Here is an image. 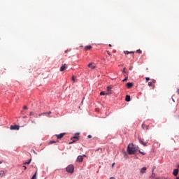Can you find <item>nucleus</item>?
Here are the masks:
<instances>
[{
    "label": "nucleus",
    "mask_w": 179,
    "mask_h": 179,
    "mask_svg": "<svg viewBox=\"0 0 179 179\" xmlns=\"http://www.w3.org/2000/svg\"><path fill=\"white\" fill-rule=\"evenodd\" d=\"M73 170H75V167L73 165L70 164L66 168V171L67 173H69L70 174H73Z\"/></svg>",
    "instance_id": "obj_2"
},
{
    "label": "nucleus",
    "mask_w": 179,
    "mask_h": 179,
    "mask_svg": "<svg viewBox=\"0 0 179 179\" xmlns=\"http://www.w3.org/2000/svg\"><path fill=\"white\" fill-rule=\"evenodd\" d=\"M24 110H27V106H24Z\"/></svg>",
    "instance_id": "obj_33"
},
{
    "label": "nucleus",
    "mask_w": 179,
    "mask_h": 179,
    "mask_svg": "<svg viewBox=\"0 0 179 179\" xmlns=\"http://www.w3.org/2000/svg\"><path fill=\"white\" fill-rule=\"evenodd\" d=\"M125 100H126V101H131V96L127 95Z\"/></svg>",
    "instance_id": "obj_16"
},
{
    "label": "nucleus",
    "mask_w": 179,
    "mask_h": 179,
    "mask_svg": "<svg viewBox=\"0 0 179 179\" xmlns=\"http://www.w3.org/2000/svg\"><path fill=\"white\" fill-rule=\"evenodd\" d=\"M142 128H143V129H149V125H146V124H145V123H143L142 124Z\"/></svg>",
    "instance_id": "obj_13"
},
{
    "label": "nucleus",
    "mask_w": 179,
    "mask_h": 179,
    "mask_svg": "<svg viewBox=\"0 0 179 179\" xmlns=\"http://www.w3.org/2000/svg\"><path fill=\"white\" fill-rule=\"evenodd\" d=\"M32 124H36V120H31Z\"/></svg>",
    "instance_id": "obj_32"
},
{
    "label": "nucleus",
    "mask_w": 179,
    "mask_h": 179,
    "mask_svg": "<svg viewBox=\"0 0 179 179\" xmlns=\"http://www.w3.org/2000/svg\"><path fill=\"white\" fill-rule=\"evenodd\" d=\"M110 179H115V178H114V177H111Z\"/></svg>",
    "instance_id": "obj_39"
},
{
    "label": "nucleus",
    "mask_w": 179,
    "mask_h": 179,
    "mask_svg": "<svg viewBox=\"0 0 179 179\" xmlns=\"http://www.w3.org/2000/svg\"><path fill=\"white\" fill-rule=\"evenodd\" d=\"M57 142L56 141H50V145H52V143H56Z\"/></svg>",
    "instance_id": "obj_26"
},
{
    "label": "nucleus",
    "mask_w": 179,
    "mask_h": 179,
    "mask_svg": "<svg viewBox=\"0 0 179 179\" xmlns=\"http://www.w3.org/2000/svg\"><path fill=\"white\" fill-rule=\"evenodd\" d=\"M173 174L175 176V177H177V176H178V169H174Z\"/></svg>",
    "instance_id": "obj_9"
},
{
    "label": "nucleus",
    "mask_w": 179,
    "mask_h": 179,
    "mask_svg": "<svg viewBox=\"0 0 179 179\" xmlns=\"http://www.w3.org/2000/svg\"><path fill=\"white\" fill-rule=\"evenodd\" d=\"M176 179H179V177H177Z\"/></svg>",
    "instance_id": "obj_42"
},
{
    "label": "nucleus",
    "mask_w": 179,
    "mask_h": 179,
    "mask_svg": "<svg viewBox=\"0 0 179 179\" xmlns=\"http://www.w3.org/2000/svg\"><path fill=\"white\" fill-rule=\"evenodd\" d=\"M29 115H34V113L30 112Z\"/></svg>",
    "instance_id": "obj_31"
},
{
    "label": "nucleus",
    "mask_w": 179,
    "mask_h": 179,
    "mask_svg": "<svg viewBox=\"0 0 179 179\" xmlns=\"http://www.w3.org/2000/svg\"><path fill=\"white\" fill-rule=\"evenodd\" d=\"M0 164H2V162L1 161H0Z\"/></svg>",
    "instance_id": "obj_40"
},
{
    "label": "nucleus",
    "mask_w": 179,
    "mask_h": 179,
    "mask_svg": "<svg viewBox=\"0 0 179 179\" xmlns=\"http://www.w3.org/2000/svg\"><path fill=\"white\" fill-rule=\"evenodd\" d=\"M138 152H139L140 155H143V156H145V155H146V153H145L141 150H138Z\"/></svg>",
    "instance_id": "obj_22"
},
{
    "label": "nucleus",
    "mask_w": 179,
    "mask_h": 179,
    "mask_svg": "<svg viewBox=\"0 0 179 179\" xmlns=\"http://www.w3.org/2000/svg\"><path fill=\"white\" fill-rule=\"evenodd\" d=\"M109 47H111V44H109Z\"/></svg>",
    "instance_id": "obj_41"
},
{
    "label": "nucleus",
    "mask_w": 179,
    "mask_h": 179,
    "mask_svg": "<svg viewBox=\"0 0 179 179\" xmlns=\"http://www.w3.org/2000/svg\"><path fill=\"white\" fill-rule=\"evenodd\" d=\"M148 86H152V87H153V89H155V85H153V84L152 83V82H149V83H148Z\"/></svg>",
    "instance_id": "obj_21"
},
{
    "label": "nucleus",
    "mask_w": 179,
    "mask_h": 179,
    "mask_svg": "<svg viewBox=\"0 0 179 179\" xmlns=\"http://www.w3.org/2000/svg\"><path fill=\"white\" fill-rule=\"evenodd\" d=\"M71 141H73L72 142H70L69 143V145H72V143H75V142H76V141H78L79 140V137L78 136H73V137H71Z\"/></svg>",
    "instance_id": "obj_4"
},
{
    "label": "nucleus",
    "mask_w": 179,
    "mask_h": 179,
    "mask_svg": "<svg viewBox=\"0 0 179 179\" xmlns=\"http://www.w3.org/2000/svg\"><path fill=\"white\" fill-rule=\"evenodd\" d=\"M87 138H92V135H88Z\"/></svg>",
    "instance_id": "obj_36"
},
{
    "label": "nucleus",
    "mask_w": 179,
    "mask_h": 179,
    "mask_svg": "<svg viewBox=\"0 0 179 179\" xmlns=\"http://www.w3.org/2000/svg\"><path fill=\"white\" fill-rule=\"evenodd\" d=\"M136 52L138 54H141L142 53V50H141V49H138V50H136Z\"/></svg>",
    "instance_id": "obj_23"
},
{
    "label": "nucleus",
    "mask_w": 179,
    "mask_h": 179,
    "mask_svg": "<svg viewBox=\"0 0 179 179\" xmlns=\"http://www.w3.org/2000/svg\"><path fill=\"white\" fill-rule=\"evenodd\" d=\"M72 80H73V82H76V79L75 78L74 76L72 77Z\"/></svg>",
    "instance_id": "obj_28"
},
{
    "label": "nucleus",
    "mask_w": 179,
    "mask_h": 179,
    "mask_svg": "<svg viewBox=\"0 0 179 179\" xmlns=\"http://www.w3.org/2000/svg\"><path fill=\"white\" fill-rule=\"evenodd\" d=\"M91 48H92L91 45H87V46L85 47V50L86 51H88V50H91Z\"/></svg>",
    "instance_id": "obj_17"
},
{
    "label": "nucleus",
    "mask_w": 179,
    "mask_h": 179,
    "mask_svg": "<svg viewBox=\"0 0 179 179\" xmlns=\"http://www.w3.org/2000/svg\"><path fill=\"white\" fill-rule=\"evenodd\" d=\"M31 179H37V171H36L35 174L33 176Z\"/></svg>",
    "instance_id": "obj_19"
},
{
    "label": "nucleus",
    "mask_w": 179,
    "mask_h": 179,
    "mask_svg": "<svg viewBox=\"0 0 179 179\" xmlns=\"http://www.w3.org/2000/svg\"><path fill=\"white\" fill-rule=\"evenodd\" d=\"M145 80L146 82H149V80H150V78L149 77H146Z\"/></svg>",
    "instance_id": "obj_27"
},
{
    "label": "nucleus",
    "mask_w": 179,
    "mask_h": 179,
    "mask_svg": "<svg viewBox=\"0 0 179 179\" xmlns=\"http://www.w3.org/2000/svg\"><path fill=\"white\" fill-rule=\"evenodd\" d=\"M124 53L126 55H128V54H135V52H129V51H128V50H125L124 52Z\"/></svg>",
    "instance_id": "obj_14"
},
{
    "label": "nucleus",
    "mask_w": 179,
    "mask_h": 179,
    "mask_svg": "<svg viewBox=\"0 0 179 179\" xmlns=\"http://www.w3.org/2000/svg\"><path fill=\"white\" fill-rule=\"evenodd\" d=\"M111 89L112 87L110 86L107 87V91L108 92L107 94H111Z\"/></svg>",
    "instance_id": "obj_15"
},
{
    "label": "nucleus",
    "mask_w": 179,
    "mask_h": 179,
    "mask_svg": "<svg viewBox=\"0 0 179 179\" xmlns=\"http://www.w3.org/2000/svg\"><path fill=\"white\" fill-rule=\"evenodd\" d=\"M65 135H66L65 133H62L60 134H56V136L57 139H62V138H64V136Z\"/></svg>",
    "instance_id": "obj_6"
},
{
    "label": "nucleus",
    "mask_w": 179,
    "mask_h": 179,
    "mask_svg": "<svg viewBox=\"0 0 179 179\" xmlns=\"http://www.w3.org/2000/svg\"><path fill=\"white\" fill-rule=\"evenodd\" d=\"M105 95H106V92H101L100 96H105Z\"/></svg>",
    "instance_id": "obj_24"
},
{
    "label": "nucleus",
    "mask_w": 179,
    "mask_h": 179,
    "mask_svg": "<svg viewBox=\"0 0 179 179\" xmlns=\"http://www.w3.org/2000/svg\"><path fill=\"white\" fill-rule=\"evenodd\" d=\"M20 128V127H19V125H17V124L11 125L10 127V129H11V131H13V130L19 131Z\"/></svg>",
    "instance_id": "obj_3"
},
{
    "label": "nucleus",
    "mask_w": 179,
    "mask_h": 179,
    "mask_svg": "<svg viewBox=\"0 0 179 179\" xmlns=\"http://www.w3.org/2000/svg\"><path fill=\"white\" fill-rule=\"evenodd\" d=\"M66 68H68V65L66 64H62L60 67V72H64Z\"/></svg>",
    "instance_id": "obj_5"
},
{
    "label": "nucleus",
    "mask_w": 179,
    "mask_h": 179,
    "mask_svg": "<svg viewBox=\"0 0 179 179\" xmlns=\"http://www.w3.org/2000/svg\"><path fill=\"white\" fill-rule=\"evenodd\" d=\"M138 150H139V147L134 145L133 143H130L127 146V152L129 155H135Z\"/></svg>",
    "instance_id": "obj_1"
},
{
    "label": "nucleus",
    "mask_w": 179,
    "mask_h": 179,
    "mask_svg": "<svg viewBox=\"0 0 179 179\" xmlns=\"http://www.w3.org/2000/svg\"><path fill=\"white\" fill-rule=\"evenodd\" d=\"M138 141L140 143H141V145H143V146H148V144L143 141V139L138 138Z\"/></svg>",
    "instance_id": "obj_7"
},
{
    "label": "nucleus",
    "mask_w": 179,
    "mask_h": 179,
    "mask_svg": "<svg viewBox=\"0 0 179 179\" xmlns=\"http://www.w3.org/2000/svg\"><path fill=\"white\" fill-rule=\"evenodd\" d=\"M115 164V163H113L112 165V167H114V165Z\"/></svg>",
    "instance_id": "obj_38"
},
{
    "label": "nucleus",
    "mask_w": 179,
    "mask_h": 179,
    "mask_svg": "<svg viewBox=\"0 0 179 179\" xmlns=\"http://www.w3.org/2000/svg\"><path fill=\"white\" fill-rule=\"evenodd\" d=\"M146 170H148V168L146 167H143L141 171H140V173H141V174H143L145 173H146Z\"/></svg>",
    "instance_id": "obj_8"
},
{
    "label": "nucleus",
    "mask_w": 179,
    "mask_h": 179,
    "mask_svg": "<svg viewBox=\"0 0 179 179\" xmlns=\"http://www.w3.org/2000/svg\"><path fill=\"white\" fill-rule=\"evenodd\" d=\"M177 93H178V94H179V89H178V90H177Z\"/></svg>",
    "instance_id": "obj_37"
},
{
    "label": "nucleus",
    "mask_w": 179,
    "mask_h": 179,
    "mask_svg": "<svg viewBox=\"0 0 179 179\" xmlns=\"http://www.w3.org/2000/svg\"><path fill=\"white\" fill-rule=\"evenodd\" d=\"M127 80H128V77H126V78L122 80V82H127Z\"/></svg>",
    "instance_id": "obj_29"
},
{
    "label": "nucleus",
    "mask_w": 179,
    "mask_h": 179,
    "mask_svg": "<svg viewBox=\"0 0 179 179\" xmlns=\"http://www.w3.org/2000/svg\"><path fill=\"white\" fill-rule=\"evenodd\" d=\"M153 85H155V83H156V80H152V81L151 82Z\"/></svg>",
    "instance_id": "obj_30"
},
{
    "label": "nucleus",
    "mask_w": 179,
    "mask_h": 179,
    "mask_svg": "<svg viewBox=\"0 0 179 179\" xmlns=\"http://www.w3.org/2000/svg\"><path fill=\"white\" fill-rule=\"evenodd\" d=\"M42 114H43V115H50V114H51V111L43 113Z\"/></svg>",
    "instance_id": "obj_20"
},
{
    "label": "nucleus",
    "mask_w": 179,
    "mask_h": 179,
    "mask_svg": "<svg viewBox=\"0 0 179 179\" xmlns=\"http://www.w3.org/2000/svg\"><path fill=\"white\" fill-rule=\"evenodd\" d=\"M132 86H134V84L133 83H128L127 84V89H131L132 87Z\"/></svg>",
    "instance_id": "obj_12"
},
{
    "label": "nucleus",
    "mask_w": 179,
    "mask_h": 179,
    "mask_svg": "<svg viewBox=\"0 0 179 179\" xmlns=\"http://www.w3.org/2000/svg\"><path fill=\"white\" fill-rule=\"evenodd\" d=\"M88 68H90V69H94V68H96V66L93 65L92 63H90L88 64Z\"/></svg>",
    "instance_id": "obj_11"
},
{
    "label": "nucleus",
    "mask_w": 179,
    "mask_h": 179,
    "mask_svg": "<svg viewBox=\"0 0 179 179\" xmlns=\"http://www.w3.org/2000/svg\"><path fill=\"white\" fill-rule=\"evenodd\" d=\"M22 167H23L24 170H26V169H27V167H26V166H23Z\"/></svg>",
    "instance_id": "obj_34"
},
{
    "label": "nucleus",
    "mask_w": 179,
    "mask_h": 179,
    "mask_svg": "<svg viewBox=\"0 0 179 179\" xmlns=\"http://www.w3.org/2000/svg\"><path fill=\"white\" fill-rule=\"evenodd\" d=\"M31 163V159H30L28 162L24 163V164H30Z\"/></svg>",
    "instance_id": "obj_25"
},
{
    "label": "nucleus",
    "mask_w": 179,
    "mask_h": 179,
    "mask_svg": "<svg viewBox=\"0 0 179 179\" xmlns=\"http://www.w3.org/2000/svg\"><path fill=\"white\" fill-rule=\"evenodd\" d=\"M77 160H78V162H79L80 163L82 162H83V157L79 155V156L78 157V158H77Z\"/></svg>",
    "instance_id": "obj_10"
},
{
    "label": "nucleus",
    "mask_w": 179,
    "mask_h": 179,
    "mask_svg": "<svg viewBox=\"0 0 179 179\" xmlns=\"http://www.w3.org/2000/svg\"><path fill=\"white\" fill-rule=\"evenodd\" d=\"M41 115H44V114L41 113V114L38 115V117H41Z\"/></svg>",
    "instance_id": "obj_35"
},
{
    "label": "nucleus",
    "mask_w": 179,
    "mask_h": 179,
    "mask_svg": "<svg viewBox=\"0 0 179 179\" xmlns=\"http://www.w3.org/2000/svg\"><path fill=\"white\" fill-rule=\"evenodd\" d=\"M5 176V171H0V176L3 177Z\"/></svg>",
    "instance_id": "obj_18"
}]
</instances>
